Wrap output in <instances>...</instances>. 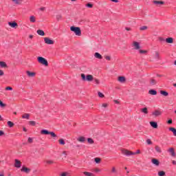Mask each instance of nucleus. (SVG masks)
Listing matches in <instances>:
<instances>
[{
	"label": "nucleus",
	"instance_id": "f257e3e1",
	"mask_svg": "<svg viewBox=\"0 0 176 176\" xmlns=\"http://www.w3.org/2000/svg\"><path fill=\"white\" fill-rule=\"evenodd\" d=\"M123 155H125L126 156H133L134 155H140L141 153V151L137 150V152L134 153L133 151H130L126 149H124L122 151Z\"/></svg>",
	"mask_w": 176,
	"mask_h": 176
},
{
	"label": "nucleus",
	"instance_id": "f03ea898",
	"mask_svg": "<svg viewBox=\"0 0 176 176\" xmlns=\"http://www.w3.org/2000/svg\"><path fill=\"white\" fill-rule=\"evenodd\" d=\"M70 31L74 32L75 35L77 36H80L82 35V31L80 30V28L76 26H71Z\"/></svg>",
	"mask_w": 176,
	"mask_h": 176
},
{
	"label": "nucleus",
	"instance_id": "7ed1b4c3",
	"mask_svg": "<svg viewBox=\"0 0 176 176\" xmlns=\"http://www.w3.org/2000/svg\"><path fill=\"white\" fill-rule=\"evenodd\" d=\"M81 78L82 80L84 81L87 80V82H91L92 80H94V77L91 74H87L86 76L85 75V74H81Z\"/></svg>",
	"mask_w": 176,
	"mask_h": 176
},
{
	"label": "nucleus",
	"instance_id": "20e7f679",
	"mask_svg": "<svg viewBox=\"0 0 176 176\" xmlns=\"http://www.w3.org/2000/svg\"><path fill=\"white\" fill-rule=\"evenodd\" d=\"M37 60L39 64H42V65H45V67H47V65H49V63L47 62V60H46V58L43 57L38 56L37 58Z\"/></svg>",
	"mask_w": 176,
	"mask_h": 176
},
{
	"label": "nucleus",
	"instance_id": "39448f33",
	"mask_svg": "<svg viewBox=\"0 0 176 176\" xmlns=\"http://www.w3.org/2000/svg\"><path fill=\"white\" fill-rule=\"evenodd\" d=\"M41 134H45L46 135H50L53 138L57 137V135H56V133H54V132H50V131H49L47 130H45V129L42 130L41 131Z\"/></svg>",
	"mask_w": 176,
	"mask_h": 176
},
{
	"label": "nucleus",
	"instance_id": "423d86ee",
	"mask_svg": "<svg viewBox=\"0 0 176 176\" xmlns=\"http://www.w3.org/2000/svg\"><path fill=\"white\" fill-rule=\"evenodd\" d=\"M44 42L47 45H54V41L53 40L50 39V38H47V37L44 38Z\"/></svg>",
	"mask_w": 176,
	"mask_h": 176
},
{
	"label": "nucleus",
	"instance_id": "0eeeda50",
	"mask_svg": "<svg viewBox=\"0 0 176 176\" xmlns=\"http://www.w3.org/2000/svg\"><path fill=\"white\" fill-rule=\"evenodd\" d=\"M133 46L135 50H138L141 49V46H140V43L137 41H133Z\"/></svg>",
	"mask_w": 176,
	"mask_h": 176
},
{
	"label": "nucleus",
	"instance_id": "6e6552de",
	"mask_svg": "<svg viewBox=\"0 0 176 176\" xmlns=\"http://www.w3.org/2000/svg\"><path fill=\"white\" fill-rule=\"evenodd\" d=\"M8 25H10L11 28H17V27H19V25L15 21L8 22Z\"/></svg>",
	"mask_w": 176,
	"mask_h": 176
},
{
	"label": "nucleus",
	"instance_id": "1a4fd4ad",
	"mask_svg": "<svg viewBox=\"0 0 176 176\" xmlns=\"http://www.w3.org/2000/svg\"><path fill=\"white\" fill-rule=\"evenodd\" d=\"M14 162V167L16 168H20V167H21V162H20L19 160H15Z\"/></svg>",
	"mask_w": 176,
	"mask_h": 176
},
{
	"label": "nucleus",
	"instance_id": "9d476101",
	"mask_svg": "<svg viewBox=\"0 0 176 176\" xmlns=\"http://www.w3.org/2000/svg\"><path fill=\"white\" fill-rule=\"evenodd\" d=\"M168 152L170 153L171 156H173V157H175V151H174L173 148H170L168 150Z\"/></svg>",
	"mask_w": 176,
	"mask_h": 176
},
{
	"label": "nucleus",
	"instance_id": "9b49d317",
	"mask_svg": "<svg viewBox=\"0 0 176 176\" xmlns=\"http://www.w3.org/2000/svg\"><path fill=\"white\" fill-rule=\"evenodd\" d=\"M21 171H23V173H26V174H28V173L31 171V169L25 166H23L22 168L21 169Z\"/></svg>",
	"mask_w": 176,
	"mask_h": 176
},
{
	"label": "nucleus",
	"instance_id": "f8f14e48",
	"mask_svg": "<svg viewBox=\"0 0 176 176\" xmlns=\"http://www.w3.org/2000/svg\"><path fill=\"white\" fill-rule=\"evenodd\" d=\"M151 163H153V164H155V166H159V164H160V162H159V160L157 159H152Z\"/></svg>",
	"mask_w": 176,
	"mask_h": 176
},
{
	"label": "nucleus",
	"instance_id": "ddd939ff",
	"mask_svg": "<svg viewBox=\"0 0 176 176\" xmlns=\"http://www.w3.org/2000/svg\"><path fill=\"white\" fill-rule=\"evenodd\" d=\"M27 75L30 77V78H34V76H35V75H36V74L35 72H31L30 71H28L26 72Z\"/></svg>",
	"mask_w": 176,
	"mask_h": 176
},
{
	"label": "nucleus",
	"instance_id": "4468645a",
	"mask_svg": "<svg viewBox=\"0 0 176 176\" xmlns=\"http://www.w3.org/2000/svg\"><path fill=\"white\" fill-rule=\"evenodd\" d=\"M153 115L156 117L160 116V115H162V111L159 110H155L154 112H153Z\"/></svg>",
	"mask_w": 176,
	"mask_h": 176
},
{
	"label": "nucleus",
	"instance_id": "2eb2a0df",
	"mask_svg": "<svg viewBox=\"0 0 176 176\" xmlns=\"http://www.w3.org/2000/svg\"><path fill=\"white\" fill-rule=\"evenodd\" d=\"M148 94H151V96H156V94H157V91H156V90L154 89H150L148 91Z\"/></svg>",
	"mask_w": 176,
	"mask_h": 176
},
{
	"label": "nucleus",
	"instance_id": "dca6fc26",
	"mask_svg": "<svg viewBox=\"0 0 176 176\" xmlns=\"http://www.w3.org/2000/svg\"><path fill=\"white\" fill-rule=\"evenodd\" d=\"M118 82H120V83H124L126 82V78H124V76L118 77Z\"/></svg>",
	"mask_w": 176,
	"mask_h": 176
},
{
	"label": "nucleus",
	"instance_id": "f3484780",
	"mask_svg": "<svg viewBox=\"0 0 176 176\" xmlns=\"http://www.w3.org/2000/svg\"><path fill=\"white\" fill-rule=\"evenodd\" d=\"M94 56L96 57V58H98L99 60H102V56L101 54H100V53H98V52H96L94 54Z\"/></svg>",
	"mask_w": 176,
	"mask_h": 176
},
{
	"label": "nucleus",
	"instance_id": "a211bd4d",
	"mask_svg": "<svg viewBox=\"0 0 176 176\" xmlns=\"http://www.w3.org/2000/svg\"><path fill=\"white\" fill-rule=\"evenodd\" d=\"M150 124H151V127H153V129H157V122H151Z\"/></svg>",
	"mask_w": 176,
	"mask_h": 176
},
{
	"label": "nucleus",
	"instance_id": "6ab92c4d",
	"mask_svg": "<svg viewBox=\"0 0 176 176\" xmlns=\"http://www.w3.org/2000/svg\"><path fill=\"white\" fill-rule=\"evenodd\" d=\"M30 23H35V21H36V18L35 17V16H30Z\"/></svg>",
	"mask_w": 176,
	"mask_h": 176
},
{
	"label": "nucleus",
	"instance_id": "aec40b11",
	"mask_svg": "<svg viewBox=\"0 0 176 176\" xmlns=\"http://www.w3.org/2000/svg\"><path fill=\"white\" fill-rule=\"evenodd\" d=\"M37 34L40 35L41 36H45V32L42 30H37Z\"/></svg>",
	"mask_w": 176,
	"mask_h": 176
},
{
	"label": "nucleus",
	"instance_id": "412c9836",
	"mask_svg": "<svg viewBox=\"0 0 176 176\" xmlns=\"http://www.w3.org/2000/svg\"><path fill=\"white\" fill-rule=\"evenodd\" d=\"M77 141H78V142H85V141H86V138L81 136L77 139Z\"/></svg>",
	"mask_w": 176,
	"mask_h": 176
},
{
	"label": "nucleus",
	"instance_id": "4be33fe9",
	"mask_svg": "<svg viewBox=\"0 0 176 176\" xmlns=\"http://www.w3.org/2000/svg\"><path fill=\"white\" fill-rule=\"evenodd\" d=\"M153 3H155V5H164V1H154Z\"/></svg>",
	"mask_w": 176,
	"mask_h": 176
},
{
	"label": "nucleus",
	"instance_id": "5701e85b",
	"mask_svg": "<svg viewBox=\"0 0 176 176\" xmlns=\"http://www.w3.org/2000/svg\"><path fill=\"white\" fill-rule=\"evenodd\" d=\"M155 151L157 153H162V148L159 146H155Z\"/></svg>",
	"mask_w": 176,
	"mask_h": 176
},
{
	"label": "nucleus",
	"instance_id": "b1692460",
	"mask_svg": "<svg viewBox=\"0 0 176 176\" xmlns=\"http://www.w3.org/2000/svg\"><path fill=\"white\" fill-rule=\"evenodd\" d=\"M170 131H172L173 133V135L176 137V129L174 127L169 128Z\"/></svg>",
	"mask_w": 176,
	"mask_h": 176
},
{
	"label": "nucleus",
	"instance_id": "393cba45",
	"mask_svg": "<svg viewBox=\"0 0 176 176\" xmlns=\"http://www.w3.org/2000/svg\"><path fill=\"white\" fill-rule=\"evenodd\" d=\"M23 119H30V114L25 113L22 116Z\"/></svg>",
	"mask_w": 176,
	"mask_h": 176
},
{
	"label": "nucleus",
	"instance_id": "a878e982",
	"mask_svg": "<svg viewBox=\"0 0 176 176\" xmlns=\"http://www.w3.org/2000/svg\"><path fill=\"white\" fill-rule=\"evenodd\" d=\"M0 67L2 68H6L8 67V65H6V63L5 62H0Z\"/></svg>",
	"mask_w": 176,
	"mask_h": 176
},
{
	"label": "nucleus",
	"instance_id": "bb28decb",
	"mask_svg": "<svg viewBox=\"0 0 176 176\" xmlns=\"http://www.w3.org/2000/svg\"><path fill=\"white\" fill-rule=\"evenodd\" d=\"M160 94L164 96V97H167V96H168V93L166 91H160Z\"/></svg>",
	"mask_w": 176,
	"mask_h": 176
},
{
	"label": "nucleus",
	"instance_id": "cd10ccee",
	"mask_svg": "<svg viewBox=\"0 0 176 176\" xmlns=\"http://www.w3.org/2000/svg\"><path fill=\"white\" fill-rule=\"evenodd\" d=\"M167 43H173V38L170 37L166 39Z\"/></svg>",
	"mask_w": 176,
	"mask_h": 176
},
{
	"label": "nucleus",
	"instance_id": "c85d7f7f",
	"mask_svg": "<svg viewBox=\"0 0 176 176\" xmlns=\"http://www.w3.org/2000/svg\"><path fill=\"white\" fill-rule=\"evenodd\" d=\"M111 173L113 174H116L118 173V170H116V168L115 166H113L111 168Z\"/></svg>",
	"mask_w": 176,
	"mask_h": 176
},
{
	"label": "nucleus",
	"instance_id": "c756f323",
	"mask_svg": "<svg viewBox=\"0 0 176 176\" xmlns=\"http://www.w3.org/2000/svg\"><path fill=\"white\" fill-rule=\"evenodd\" d=\"M139 53H140V54H146L148 53V51L144 50H140Z\"/></svg>",
	"mask_w": 176,
	"mask_h": 176
},
{
	"label": "nucleus",
	"instance_id": "7c9ffc66",
	"mask_svg": "<svg viewBox=\"0 0 176 176\" xmlns=\"http://www.w3.org/2000/svg\"><path fill=\"white\" fill-rule=\"evenodd\" d=\"M158 175L159 176H165L166 175V172L161 170L160 172H158Z\"/></svg>",
	"mask_w": 176,
	"mask_h": 176
},
{
	"label": "nucleus",
	"instance_id": "2f4dec72",
	"mask_svg": "<svg viewBox=\"0 0 176 176\" xmlns=\"http://www.w3.org/2000/svg\"><path fill=\"white\" fill-rule=\"evenodd\" d=\"M58 142L60 145H65V141H64V139H60Z\"/></svg>",
	"mask_w": 176,
	"mask_h": 176
},
{
	"label": "nucleus",
	"instance_id": "473e14b6",
	"mask_svg": "<svg viewBox=\"0 0 176 176\" xmlns=\"http://www.w3.org/2000/svg\"><path fill=\"white\" fill-rule=\"evenodd\" d=\"M7 124L9 126V127H13L14 126V123L12 122V121H8Z\"/></svg>",
	"mask_w": 176,
	"mask_h": 176
},
{
	"label": "nucleus",
	"instance_id": "72a5a7b5",
	"mask_svg": "<svg viewBox=\"0 0 176 176\" xmlns=\"http://www.w3.org/2000/svg\"><path fill=\"white\" fill-rule=\"evenodd\" d=\"M141 111L143 112V113L147 114L148 113V108L144 107V108L142 109Z\"/></svg>",
	"mask_w": 176,
	"mask_h": 176
},
{
	"label": "nucleus",
	"instance_id": "f704fd0d",
	"mask_svg": "<svg viewBox=\"0 0 176 176\" xmlns=\"http://www.w3.org/2000/svg\"><path fill=\"white\" fill-rule=\"evenodd\" d=\"M140 31H145V30H148V26H145V25L142 26L140 28Z\"/></svg>",
	"mask_w": 176,
	"mask_h": 176
},
{
	"label": "nucleus",
	"instance_id": "c9c22d12",
	"mask_svg": "<svg viewBox=\"0 0 176 176\" xmlns=\"http://www.w3.org/2000/svg\"><path fill=\"white\" fill-rule=\"evenodd\" d=\"M86 176H94V174L89 172H84L83 173Z\"/></svg>",
	"mask_w": 176,
	"mask_h": 176
},
{
	"label": "nucleus",
	"instance_id": "e433bc0d",
	"mask_svg": "<svg viewBox=\"0 0 176 176\" xmlns=\"http://www.w3.org/2000/svg\"><path fill=\"white\" fill-rule=\"evenodd\" d=\"M98 97L100 98H104V96L100 91L98 92Z\"/></svg>",
	"mask_w": 176,
	"mask_h": 176
},
{
	"label": "nucleus",
	"instance_id": "4c0bfd02",
	"mask_svg": "<svg viewBox=\"0 0 176 176\" xmlns=\"http://www.w3.org/2000/svg\"><path fill=\"white\" fill-rule=\"evenodd\" d=\"M87 141L89 142V144H94V141L91 138H88Z\"/></svg>",
	"mask_w": 176,
	"mask_h": 176
},
{
	"label": "nucleus",
	"instance_id": "58836bf2",
	"mask_svg": "<svg viewBox=\"0 0 176 176\" xmlns=\"http://www.w3.org/2000/svg\"><path fill=\"white\" fill-rule=\"evenodd\" d=\"M0 107L1 108H5V107H6V104H5L3 102H1V100H0Z\"/></svg>",
	"mask_w": 176,
	"mask_h": 176
},
{
	"label": "nucleus",
	"instance_id": "ea45409f",
	"mask_svg": "<svg viewBox=\"0 0 176 176\" xmlns=\"http://www.w3.org/2000/svg\"><path fill=\"white\" fill-rule=\"evenodd\" d=\"M46 163L47 164H53L54 162H53V160H47Z\"/></svg>",
	"mask_w": 176,
	"mask_h": 176
},
{
	"label": "nucleus",
	"instance_id": "a19ab883",
	"mask_svg": "<svg viewBox=\"0 0 176 176\" xmlns=\"http://www.w3.org/2000/svg\"><path fill=\"white\" fill-rule=\"evenodd\" d=\"M150 83H151V85H156V80L152 79V80L150 81Z\"/></svg>",
	"mask_w": 176,
	"mask_h": 176
},
{
	"label": "nucleus",
	"instance_id": "79ce46f5",
	"mask_svg": "<svg viewBox=\"0 0 176 176\" xmlns=\"http://www.w3.org/2000/svg\"><path fill=\"white\" fill-rule=\"evenodd\" d=\"M95 162H96V163L98 164V163H100V162H101V159L96 157V158H95Z\"/></svg>",
	"mask_w": 176,
	"mask_h": 176
},
{
	"label": "nucleus",
	"instance_id": "37998d69",
	"mask_svg": "<svg viewBox=\"0 0 176 176\" xmlns=\"http://www.w3.org/2000/svg\"><path fill=\"white\" fill-rule=\"evenodd\" d=\"M146 143L148 144V145H152V141H151V139H148L146 140Z\"/></svg>",
	"mask_w": 176,
	"mask_h": 176
},
{
	"label": "nucleus",
	"instance_id": "c03bdc74",
	"mask_svg": "<svg viewBox=\"0 0 176 176\" xmlns=\"http://www.w3.org/2000/svg\"><path fill=\"white\" fill-rule=\"evenodd\" d=\"M29 123L30 124H32V126H35V124H36V122H35V121H30Z\"/></svg>",
	"mask_w": 176,
	"mask_h": 176
},
{
	"label": "nucleus",
	"instance_id": "a18cd8bd",
	"mask_svg": "<svg viewBox=\"0 0 176 176\" xmlns=\"http://www.w3.org/2000/svg\"><path fill=\"white\" fill-rule=\"evenodd\" d=\"M86 6H87V8H93V4H91V3H87V4H86Z\"/></svg>",
	"mask_w": 176,
	"mask_h": 176
},
{
	"label": "nucleus",
	"instance_id": "49530a36",
	"mask_svg": "<svg viewBox=\"0 0 176 176\" xmlns=\"http://www.w3.org/2000/svg\"><path fill=\"white\" fill-rule=\"evenodd\" d=\"M61 15H60V14H58V15H56V20H58V21H59V20H61Z\"/></svg>",
	"mask_w": 176,
	"mask_h": 176
},
{
	"label": "nucleus",
	"instance_id": "de8ad7c7",
	"mask_svg": "<svg viewBox=\"0 0 176 176\" xmlns=\"http://www.w3.org/2000/svg\"><path fill=\"white\" fill-rule=\"evenodd\" d=\"M28 142H30V144H32V142H33L32 138H29L28 139Z\"/></svg>",
	"mask_w": 176,
	"mask_h": 176
},
{
	"label": "nucleus",
	"instance_id": "09e8293b",
	"mask_svg": "<svg viewBox=\"0 0 176 176\" xmlns=\"http://www.w3.org/2000/svg\"><path fill=\"white\" fill-rule=\"evenodd\" d=\"M94 82H95V83H96V85H100V80H98V79L95 78Z\"/></svg>",
	"mask_w": 176,
	"mask_h": 176
},
{
	"label": "nucleus",
	"instance_id": "8fccbe9b",
	"mask_svg": "<svg viewBox=\"0 0 176 176\" xmlns=\"http://www.w3.org/2000/svg\"><path fill=\"white\" fill-rule=\"evenodd\" d=\"M68 175V173H67V172H64V173H63L61 175H60V176H67Z\"/></svg>",
	"mask_w": 176,
	"mask_h": 176
},
{
	"label": "nucleus",
	"instance_id": "3c124183",
	"mask_svg": "<svg viewBox=\"0 0 176 176\" xmlns=\"http://www.w3.org/2000/svg\"><path fill=\"white\" fill-rule=\"evenodd\" d=\"M6 90H10V91H12V90H13V88H12V87H6Z\"/></svg>",
	"mask_w": 176,
	"mask_h": 176
},
{
	"label": "nucleus",
	"instance_id": "603ef678",
	"mask_svg": "<svg viewBox=\"0 0 176 176\" xmlns=\"http://www.w3.org/2000/svg\"><path fill=\"white\" fill-rule=\"evenodd\" d=\"M5 75V73L0 69V76H3Z\"/></svg>",
	"mask_w": 176,
	"mask_h": 176
},
{
	"label": "nucleus",
	"instance_id": "864d4df0",
	"mask_svg": "<svg viewBox=\"0 0 176 176\" xmlns=\"http://www.w3.org/2000/svg\"><path fill=\"white\" fill-rule=\"evenodd\" d=\"M104 58H106V59L108 60L109 61L111 60V56H104Z\"/></svg>",
	"mask_w": 176,
	"mask_h": 176
},
{
	"label": "nucleus",
	"instance_id": "5fc2aeb1",
	"mask_svg": "<svg viewBox=\"0 0 176 176\" xmlns=\"http://www.w3.org/2000/svg\"><path fill=\"white\" fill-rule=\"evenodd\" d=\"M102 107H103V108H107V107H108V104H107V103H103V104H102Z\"/></svg>",
	"mask_w": 176,
	"mask_h": 176
},
{
	"label": "nucleus",
	"instance_id": "6e6d98bb",
	"mask_svg": "<svg viewBox=\"0 0 176 176\" xmlns=\"http://www.w3.org/2000/svg\"><path fill=\"white\" fill-rule=\"evenodd\" d=\"M40 10H41V12H45V10H46V8L42 7L40 8Z\"/></svg>",
	"mask_w": 176,
	"mask_h": 176
},
{
	"label": "nucleus",
	"instance_id": "4d7b16f0",
	"mask_svg": "<svg viewBox=\"0 0 176 176\" xmlns=\"http://www.w3.org/2000/svg\"><path fill=\"white\" fill-rule=\"evenodd\" d=\"M155 57L156 58H159V52H155Z\"/></svg>",
	"mask_w": 176,
	"mask_h": 176
},
{
	"label": "nucleus",
	"instance_id": "13d9d810",
	"mask_svg": "<svg viewBox=\"0 0 176 176\" xmlns=\"http://www.w3.org/2000/svg\"><path fill=\"white\" fill-rule=\"evenodd\" d=\"M94 171L96 172V173H100V171H101L99 168H96L95 170H94Z\"/></svg>",
	"mask_w": 176,
	"mask_h": 176
},
{
	"label": "nucleus",
	"instance_id": "bf43d9fd",
	"mask_svg": "<svg viewBox=\"0 0 176 176\" xmlns=\"http://www.w3.org/2000/svg\"><path fill=\"white\" fill-rule=\"evenodd\" d=\"M3 134H5V133H3V131H0V137L3 135Z\"/></svg>",
	"mask_w": 176,
	"mask_h": 176
},
{
	"label": "nucleus",
	"instance_id": "052dcab7",
	"mask_svg": "<svg viewBox=\"0 0 176 176\" xmlns=\"http://www.w3.org/2000/svg\"><path fill=\"white\" fill-rule=\"evenodd\" d=\"M173 123V120H168V124H171Z\"/></svg>",
	"mask_w": 176,
	"mask_h": 176
},
{
	"label": "nucleus",
	"instance_id": "680f3d73",
	"mask_svg": "<svg viewBox=\"0 0 176 176\" xmlns=\"http://www.w3.org/2000/svg\"><path fill=\"white\" fill-rule=\"evenodd\" d=\"M159 39L161 42H164V38L160 37Z\"/></svg>",
	"mask_w": 176,
	"mask_h": 176
},
{
	"label": "nucleus",
	"instance_id": "e2e57ef3",
	"mask_svg": "<svg viewBox=\"0 0 176 176\" xmlns=\"http://www.w3.org/2000/svg\"><path fill=\"white\" fill-rule=\"evenodd\" d=\"M111 1V2H115L116 3H118V2H119L118 0H110Z\"/></svg>",
	"mask_w": 176,
	"mask_h": 176
},
{
	"label": "nucleus",
	"instance_id": "0e129e2a",
	"mask_svg": "<svg viewBox=\"0 0 176 176\" xmlns=\"http://www.w3.org/2000/svg\"><path fill=\"white\" fill-rule=\"evenodd\" d=\"M172 163H173V164H175L176 166V161L175 160H173Z\"/></svg>",
	"mask_w": 176,
	"mask_h": 176
},
{
	"label": "nucleus",
	"instance_id": "69168bd1",
	"mask_svg": "<svg viewBox=\"0 0 176 176\" xmlns=\"http://www.w3.org/2000/svg\"><path fill=\"white\" fill-rule=\"evenodd\" d=\"M63 154L65 155V156H67V151H63Z\"/></svg>",
	"mask_w": 176,
	"mask_h": 176
},
{
	"label": "nucleus",
	"instance_id": "338daca9",
	"mask_svg": "<svg viewBox=\"0 0 176 176\" xmlns=\"http://www.w3.org/2000/svg\"><path fill=\"white\" fill-rule=\"evenodd\" d=\"M29 38H30V39H32V38H34V36L33 35H30Z\"/></svg>",
	"mask_w": 176,
	"mask_h": 176
},
{
	"label": "nucleus",
	"instance_id": "774afa93",
	"mask_svg": "<svg viewBox=\"0 0 176 176\" xmlns=\"http://www.w3.org/2000/svg\"><path fill=\"white\" fill-rule=\"evenodd\" d=\"M126 31H130V30H131V29H130L129 28H126Z\"/></svg>",
	"mask_w": 176,
	"mask_h": 176
}]
</instances>
